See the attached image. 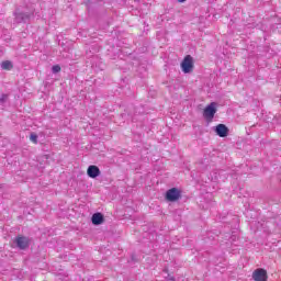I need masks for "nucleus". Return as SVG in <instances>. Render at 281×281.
I'll use <instances>...</instances> for the list:
<instances>
[{
  "mask_svg": "<svg viewBox=\"0 0 281 281\" xmlns=\"http://www.w3.org/2000/svg\"><path fill=\"white\" fill-rule=\"evenodd\" d=\"M102 223H104V215H102V213H94L92 215V224L102 225Z\"/></svg>",
  "mask_w": 281,
  "mask_h": 281,
  "instance_id": "1a4fd4ad",
  "label": "nucleus"
},
{
  "mask_svg": "<svg viewBox=\"0 0 281 281\" xmlns=\"http://www.w3.org/2000/svg\"><path fill=\"white\" fill-rule=\"evenodd\" d=\"M12 61L10 60H5V61H2L1 64V69H5L7 71H10V69H12Z\"/></svg>",
  "mask_w": 281,
  "mask_h": 281,
  "instance_id": "9b49d317",
  "label": "nucleus"
},
{
  "mask_svg": "<svg viewBox=\"0 0 281 281\" xmlns=\"http://www.w3.org/2000/svg\"><path fill=\"white\" fill-rule=\"evenodd\" d=\"M87 175L90 177V179H95L100 177V168L95 165H90L88 167Z\"/></svg>",
  "mask_w": 281,
  "mask_h": 281,
  "instance_id": "0eeeda50",
  "label": "nucleus"
},
{
  "mask_svg": "<svg viewBox=\"0 0 281 281\" xmlns=\"http://www.w3.org/2000/svg\"><path fill=\"white\" fill-rule=\"evenodd\" d=\"M193 67H194V64L192 61V56L187 55L181 63V69L183 71V74H190V71H192Z\"/></svg>",
  "mask_w": 281,
  "mask_h": 281,
  "instance_id": "f03ea898",
  "label": "nucleus"
},
{
  "mask_svg": "<svg viewBox=\"0 0 281 281\" xmlns=\"http://www.w3.org/2000/svg\"><path fill=\"white\" fill-rule=\"evenodd\" d=\"M166 199L171 202L179 201V199H181V191L177 188L169 189L166 192Z\"/></svg>",
  "mask_w": 281,
  "mask_h": 281,
  "instance_id": "20e7f679",
  "label": "nucleus"
},
{
  "mask_svg": "<svg viewBox=\"0 0 281 281\" xmlns=\"http://www.w3.org/2000/svg\"><path fill=\"white\" fill-rule=\"evenodd\" d=\"M27 21H30L29 13H23V12L15 13V22L16 23H27Z\"/></svg>",
  "mask_w": 281,
  "mask_h": 281,
  "instance_id": "6e6552de",
  "label": "nucleus"
},
{
  "mask_svg": "<svg viewBox=\"0 0 281 281\" xmlns=\"http://www.w3.org/2000/svg\"><path fill=\"white\" fill-rule=\"evenodd\" d=\"M214 115H216V102L209 104L203 112L205 120H214Z\"/></svg>",
  "mask_w": 281,
  "mask_h": 281,
  "instance_id": "7ed1b4c3",
  "label": "nucleus"
},
{
  "mask_svg": "<svg viewBox=\"0 0 281 281\" xmlns=\"http://www.w3.org/2000/svg\"><path fill=\"white\" fill-rule=\"evenodd\" d=\"M179 3H186V0H177Z\"/></svg>",
  "mask_w": 281,
  "mask_h": 281,
  "instance_id": "2eb2a0df",
  "label": "nucleus"
},
{
  "mask_svg": "<svg viewBox=\"0 0 281 281\" xmlns=\"http://www.w3.org/2000/svg\"><path fill=\"white\" fill-rule=\"evenodd\" d=\"M52 71L54 74H58L60 71V67L58 65H55V66L52 67Z\"/></svg>",
  "mask_w": 281,
  "mask_h": 281,
  "instance_id": "4468645a",
  "label": "nucleus"
},
{
  "mask_svg": "<svg viewBox=\"0 0 281 281\" xmlns=\"http://www.w3.org/2000/svg\"><path fill=\"white\" fill-rule=\"evenodd\" d=\"M30 139H31V142H33V144H38V135L32 133L30 135Z\"/></svg>",
  "mask_w": 281,
  "mask_h": 281,
  "instance_id": "ddd939ff",
  "label": "nucleus"
},
{
  "mask_svg": "<svg viewBox=\"0 0 281 281\" xmlns=\"http://www.w3.org/2000/svg\"><path fill=\"white\" fill-rule=\"evenodd\" d=\"M8 102V94H2L0 98V109H3V104H5Z\"/></svg>",
  "mask_w": 281,
  "mask_h": 281,
  "instance_id": "f8f14e48",
  "label": "nucleus"
},
{
  "mask_svg": "<svg viewBox=\"0 0 281 281\" xmlns=\"http://www.w3.org/2000/svg\"><path fill=\"white\" fill-rule=\"evenodd\" d=\"M267 270L258 268L252 272V280L255 281H267Z\"/></svg>",
  "mask_w": 281,
  "mask_h": 281,
  "instance_id": "39448f33",
  "label": "nucleus"
},
{
  "mask_svg": "<svg viewBox=\"0 0 281 281\" xmlns=\"http://www.w3.org/2000/svg\"><path fill=\"white\" fill-rule=\"evenodd\" d=\"M221 175H223V170H214L212 173H211V180L212 181H218V179L221 178Z\"/></svg>",
  "mask_w": 281,
  "mask_h": 281,
  "instance_id": "9d476101",
  "label": "nucleus"
},
{
  "mask_svg": "<svg viewBox=\"0 0 281 281\" xmlns=\"http://www.w3.org/2000/svg\"><path fill=\"white\" fill-rule=\"evenodd\" d=\"M13 244L18 249L25 251L30 247V238L26 236H18L14 238Z\"/></svg>",
  "mask_w": 281,
  "mask_h": 281,
  "instance_id": "f257e3e1",
  "label": "nucleus"
},
{
  "mask_svg": "<svg viewBox=\"0 0 281 281\" xmlns=\"http://www.w3.org/2000/svg\"><path fill=\"white\" fill-rule=\"evenodd\" d=\"M213 130L218 137H227V135H229V128L225 124H218L217 126L213 127Z\"/></svg>",
  "mask_w": 281,
  "mask_h": 281,
  "instance_id": "423d86ee",
  "label": "nucleus"
}]
</instances>
